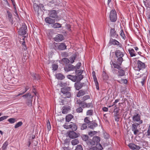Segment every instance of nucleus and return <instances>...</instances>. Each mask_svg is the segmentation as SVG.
Returning <instances> with one entry per match:
<instances>
[{
	"label": "nucleus",
	"instance_id": "obj_1",
	"mask_svg": "<svg viewBox=\"0 0 150 150\" xmlns=\"http://www.w3.org/2000/svg\"><path fill=\"white\" fill-rule=\"evenodd\" d=\"M61 91L62 94H61V96L64 98H69L71 96V90L70 87H65L62 88Z\"/></svg>",
	"mask_w": 150,
	"mask_h": 150
},
{
	"label": "nucleus",
	"instance_id": "obj_2",
	"mask_svg": "<svg viewBox=\"0 0 150 150\" xmlns=\"http://www.w3.org/2000/svg\"><path fill=\"white\" fill-rule=\"evenodd\" d=\"M110 64L112 65H112L114 68H116L118 70V76H122L125 75V71L122 69V67L120 66L121 65L116 64V63L112 61L110 62Z\"/></svg>",
	"mask_w": 150,
	"mask_h": 150
},
{
	"label": "nucleus",
	"instance_id": "obj_3",
	"mask_svg": "<svg viewBox=\"0 0 150 150\" xmlns=\"http://www.w3.org/2000/svg\"><path fill=\"white\" fill-rule=\"evenodd\" d=\"M115 54L117 59L116 61L114 63H116V64L121 65L123 60L122 57L124 54L119 50H116L115 51Z\"/></svg>",
	"mask_w": 150,
	"mask_h": 150
},
{
	"label": "nucleus",
	"instance_id": "obj_4",
	"mask_svg": "<svg viewBox=\"0 0 150 150\" xmlns=\"http://www.w3.org/2000/svg\"><path fill=\"white\" fill-rule=\"evenodd\" d=\"M109 18L112 22H115L117 19V15L116 11L114 9H112L110 11Z\"/></svg>",
	"mask_w": 150,
	"mask_h": 150
},
{
	"label": "nucleus",
	"instance_id": "obj_5",
	"mask_svg": "<svg viewBox=\"0 0 150 150\" xmlns=\"http://www.w3.org/2000/svg\"><path fill=\"white\" fill-rule=\"evenodd\" d=\"M143 123V121H140L139 123H137L133 124L132 125L131 129L132 131L133 132L134 134L135 135L139 134H138L139 130L137 128L138 126Z\"/></svg>",
	"mask_w": 150,
	"mask_h": 150
},
{
	"label": "nucleus",
	"instance_id": "obj_6",
	"mask_svg": "<svg viewBox=\"0 0 150 150\" xmlns=\"http://www.w3.org/2000/svg\"><path fill=\"white\" fill-rule=\"evenodd\" d=\"M27 27L25 24H23L22 26L20 28L18 31L19 35H24L26 33Z\"/></svg>",
	"mask_w": 150,
	"mask_h": 150
},
{
	"label": "nucleus",
	"instance_id": "obj_7",
	"mask_svg": "<svg viewBox=\"0 0 150 150\" xmlns=\"http://www.w3.org/2000/svg\"><path fill=\"white\" fill-rule=\"evenodd\" d=\"M137 70L139 71L141 70L145 69L146 66L145 63L141 61L138 60L137 61Z\"/></svg>",
	"mask_w": 150,
	"mask_h": 150
},
{
	"label": "nucleus",
	"instance_id": "obj_8",
	"mask_svg": "<svg viewBox=\"0 0 150 150\" xmlns=\"http://www.w3.org/2000/svg\"><path fill=\"white\" fill-rule=\"evenodd\" d=\"M74 131H70L67 133L69 137L71 139H74L79 137V134L78 133H76Z\"/></svg>",
	"mask_w": 150,
	"mask_h": 150
},
{
	"label": "nucleus",
	"instance_id": "obj_9",
	"mask_svg": "<svg viewBox=\"0 0 150 150\" xmlns=\"http://www.w3.org/2000/svg\"><path fill=\"white\" fill-rule=\"evenodd\" d=\"M49 15L50 17L53 18H57L58 16L56 11L55 10H50L48 11Z\"/></svg>",
	"mask_w": 150,
	"mask_h": 150
},
{
	"label": "nucleus",
	"instance_id": "obj_10",
	"mask_svg": "<svg viewBox=\"0 0 150 150\" xmlns=\"http://www.w3.org/2000/svg\"><path fill=\"white\" fill-rule=\"evenodd\" d=\"M75 69V67L71 64L66 65L64 67L65 71L67 72L73 71Z\"/></svg>",
	"mask_w": 150,
	"mask_h": 150
},
{
	"label": "nucleus",
	"instance_id": "obj_11",
	"mask_svg": "<svg viewBox=\"0 0 150 150\" xmlns=\"http://www.w3.org/2000/svg\"><path fill=\"white\" fill-rule=\"evenodd\" d=\"M92 76L93 78L94 81L95 83L96 88L97 90H99V84L98 81L96 76V75L95 72L93 71L92 73Z\"/></svg>",
	"mask_w": 150,
	"mask_h": 150
},
{
	"label": "nucleus",
	"instance_id": "obj_12",
	"mask_svg": "<svg viewBox=\"0 0 150 150\" xmlns=\"http://www.w3.org/2000/svg\"><path fill=\"white\" fill-rule=\"evenodd\" d=\"M84 84V83H81L80 81H77L74 83V87L76 90H79L82 88Z\"/></svg>",
	"mask_w": 150,
	"mask_h": 150
},
{
	"label": "nucleus",
	"instance_id": "obj_13",
	"mask_svg": "<svg viewBox=\"0 0 150 150\" xmlns=\"http://www.w3.org/2000/svg\"><path fill=\"white\" fill-rule=\"evenodd\" d=\"M7 18L8 19L9 21L11 23L12 25L13 23V18L12 13L8 11H7Z\"/></svg>",
	"mask_w": 150,
	"mask_h": 150
},
{
	"label": "nucleus",
	"instance_id": "obj_14",
	"mask_svg": "<svg viewBox=\"0 0 150 150\" xmlns=\"http://www.w3.org/2000/svg\"><path fill=\"white\" fill-rule=\"evenodd\" d=\"M110 36L115 38H117L118 37V35L117 34L116 31H115L114 28H111V29L110 31Z\"/></svg>",
	"mask_w": 150,
	"mask_h": 150
},
{
	"label": "nucleus",
	"instance_id": "obj_15",
	"mask_svg": "<svg viewBox=\"0 0 150 150\" xmlns=\"http://www.w3.org/2000/svg\"><path fill=\"white\" fill-rule=\"evenodd\" d=\"M132 120L134 122H139L140 121H142L141 120V116L138 113H136L132 117Z\"/></svg>",
	"mask_w": 150,
	"mask_h": 150
},
{
	"label": "nucleus",
	"instance_id": "obj_16",
	"mask_svg": "<svg viewBox=\"0 0 150 150\" xmlns=\"http://www.w3.org/2000/svg\"><path fill=\"white\" fill-rule=\"evenodd\" d=\"M54 40L56 42L61 41L64 39L63 35L61 34H58L56 35V37L54 38Z\"/></svg>",
	"mask_w": 150,
	"mask_h": 150
},
{
	"label": "nucleus",
	"instance_id": "obj_17",
	"mask_svg": "<svg viewBox=\"0 0 150 150\" xmlns=\"http://www.w3.org/2000/svg\"><path fill=\"white\" fill-rule=\"evenodd\" d=\"M98 126V124L95 121H92L88 125V127L89 128L93 129L95 127H97Z\"/></svg>",
	"mask_w": 150,
	"mask_h": 150
},
{
	"label": "nucleus",
	"instance_id": "obj_18",
	"mask_svg": "<svg viewBox=\"0 0 150 150\" xmlns=\"http://www.w3.org/2000/svg\"><path fill=\"white\" fill-rule=\"evenodd\" d=\"M128 146L131 149L133 150L136 149L139 150L141 148L139 146L136 145L133 143L129 144Z\"/></svg>",
	"mask_w": 150,
	"mask_h": 150
},
{
	"label": "nucleus",
	"instance_id": "obj_19",
	"mask_svg": "<svg viewBox=\"0 0 150 150\" xmlns=\"http://www.w3.org/2000/svg\"><path fill=\"white\" fill-rule=\"evenodd\" d=\"M45 21L46 23H48L49 24H53L55 22L54 19H52L48 17H46L45 19Z\"/></svg>",
	"mask_w": 150,
	"mask_h": 150
},
{
	"label": "nucleus",
	"instance_id": "obj_20",
	"mask_svg": "<svg viewBox=\"0 0 150 150\" xmlns=\"http://www.w3.org/2000/svg\"><path fill=\"white\" fill-rule=\"evenodd\" d=\"M57 46L59 50H64L67 49V46L64 43H59Z\"/></svg>",
	"mask_w": 150,
	"mask_h": 150
},
{
	"label": "nucleus",
	"instance_id": "obj_21",
	"mask_svg": "<svg viewBox=\"0 0 150 150\" xmlns=\"http://www.w3.org/2000/svg\"><path fill=\"white\" fill-rule=\"evenodd\" d=\"M70 129L72 130V131H76L77 129V126L76 123L71 122L70 124Z\"/></svg>",
	"mask_w": 150,
	"mask_h": 150
},
{
	"label": "nucleus",
	"instance_id": "obj_22",
	"mask_svg": "<svg viewBox=\"0 0 150 150\" xmlns=\"http://www.w3.org/2000/svg\"><path fill=\"white\" fill-rule=\"evenodd\" d=\"M82 107L83 108H92L93 107V105L92 103H87L85 102H83V105H82Z\"/></svg>",
	"mask_w": 150,
	"mask_h": 150
},
{
	"label": "nucleus",
	"instance_id": "obj_23",
	"mask_svg": "<svg viewBox=\"0 0 150 150\" xmlns=\"http://www.w3.org/2000/svg\"><path fill=\"white\" fill-rule=\"evenodd\" d=\"M109 43L110 44L113 45H120V43L117 41L115 39L112 38L110 39Z\"/></svg>",
	"mask_w": 150,
	"mask_h": 150
},
{
	"label": "nucleus",
	"instance_id": "obj_24",
	"mask_svg": "<svg viewBox=\"0 0 150 150\" xmlns=\"http://www.w3.org/2000/svg\"><path fill=\"white\" fill-rule=\"evenodd\" d=\"M67 77L69 79L72 80L73 82H75L77 81V76H72L71 75H68L67 76Z\"/></svg>",
	"mask_w": 150,
	"mask_h": 150
},
{
	"label": "nucleus",
	"instance_id": "obj_25",
	"mask_svg": "<svg viewBox=\"0 0 150 150\" xmlns=\"http://www.w3.org/2000/svg\"><path fill=\"white\" fill-rule=\"evenodd\" d=\"M71 110V108L69 106L68 107L64 106L62 107V113L66 114L68 112Z\"/></svg>",
	"mask_w": 150,
	"mask_h": 150
},
{
	"label": "nucleus",
	"instance_id": "obj_26",
	"mask_svg": "<svg viewBox=\"0 0 150 150\" xmlns=\"http://www.w3.org/2000/svg\"><path fill=\"white\" fill-rule=\"evenodd\" d=\"M33 96H31L30 98H27L26 100V103L28 106L31 107L32 105V99L33 98Z\"/></svg>",
	"mask_w": 150,
	"mask_h": 150
},
{
	"label": "nucleus",
	"instance_id": "obj_27",
	"mask_svg": "<svg viewBox=\"0 0 150 150\" xmlns=\"http://www.w3.org/2000/svg\"><path fill=\"white\" fill-rule=\"evenodd\" d=\"M86 93V91L85 90H81L79 91L77 94V96L79 97L82 96Z\"/></svg>",
	"mask_w": 150,
	"mask_h": 150
},
{
	"label": "nucleus",
	"instance_id": "obj_28",
	"mask_svg": "<svg viewBox=\"0 0 150 150\" xmlns=\"http://www.w3.org/2000/svg\"><path fill=\"white\" fill-rule=\"evenodd\" d=\"M56 77L58 79L60 80L64 79L65 77L64 76L63 74L60 73L56 74Z\"/></svg>",
	"mask_w": 150,
	"mask_h": 150
},
{
	"label": "nucleus",
	"instance_id": "obj_29",
	"mask_svg": "<svg viewBox=\"0 0 150 150\" xmlns=\"http://www.w3.org/2000/svg\"><path fill=\"white\" fill-rule=\"evenodd\" d=\"M93 142H95V144H96L97 146L98 144H99V142L100 141V137L97 136L94 137L93 138Z\"/></svg>",
	"mask_w": 150,
	"mask_h": 150
},
{
	"label": "nucleus",
	"instance_id": "obj_30",
	"mask_svg": "<svg viewBox=\"0 0 150 150\" xmlns=\"http://www.w3.org/2000/svg\"><path fill=\"white\" fill-rule=\"evenodd\" d=\"M76 53L74 54L69 58L70 63L72 64L74 62L76 57Z\"/></svg>",
	"mask_w": 150,
	"mask_h": 150
},
{
	"label": "nucleus",
	"instance_id": "obj_31",
	"mask_svg": "<svg viewBox=\"0 0 150 150\" xmlns=\"http://www.w3.org/2000/svg\"><path fill=\"white\" fill-rule=\"evenodd\" d=\"M74 118V116L71 114H69L66 117V121L67 122H69L72 119Z\"/></svg>",
	"mask_w": 150,
	"mask_h": 150
},
{
	"label": "nucleus",
	"instance_id": "obj_32",
	"mask_svg": "<svg viewBox=\"0 0 150 150\" xmlns=\"http://www.w3.org/2000/svg\"><path fill=\"white\" fill-rule=\"evenodd\" d=\"M128 52L131 57L135 56L136 55L135 52L133 49H129Z\"/></svg>",
	"mask_w": 150,
	"mask_h": 150
},
{
	"label": "nucleus",
	"instance_id": "obj_33",
	"mask_svg": "<svg viewBox=\"0 0 150 150\" xmlns=\"http://www.w3.org/2000/svg\"><path fill=\"white\" fill-rule=\"evenodd\" d=\"M33 8L35 12H38L39 10V6L36 3L33 4Z\"/></svg>",
	"mask_w": 150,
	"mask_h": 150
},
{
	"label": "nucleus",
	"instance_id": "obj_34",
	"mask_svg": "<svg viewBox=\"0 0 150 150\" xmlns=\"http://www.w3.org/2000/svg\"><path fill=\"white\" fill-rule=\"evenodd\" d=\"M87 145H95V142H93V139H88L86 142Z\"/></svg>",
	"mask_w": 150,
	"mask_h": 150
},
{
	"label": "nucleus",
	"instance_id": "obj_35",
	"mask_svg": "<svg viewBox=\"0 0 150 150\" xmlns=\"http://www.w3.org/2000/svg\"><path fill=\"white\" fill-rule=\"evenodd\" d=\"M11 83L14 84H16L18 83V80L15 78H12L11 79Z\"/></svg>",
	"mask_w": 150,
	"mask_h": 150
},
{
	"label": "nucleus",
	"instance_id": "obj_36",
	"mask_svg": "<svg viewBox=\"0 0 150 150\" xmlns=\"http://www.w3.org/2000/svg\"><path fill=\"white\" fill-rule=\"evenodd\" d=\"M52 27L55 28H60L62 27V25L59 23H56L53 24Z\"/></svg>",
	"mask_w": 150,
	"mask_h": 150
},
{
	"label": "nucleus",
	"instance_id": "obj_37",
	"mask_svg": "<svg viewBox=\"0 0 150 150\" xmlns=\"http://www.w3.org/2000/svg\"><path fill=\"white\" fill-rule=\"evenodd\" d=\"M8 145V142L7 141H6L3 144L2 147V149L3 150H6L7 149V146Z\"/></svg>",
	"mask_w": 150,
	"mask_h": 150
},
{
	"label": "nucleus",
	"instance_id": "obj_38",
	"mask_svg": "<svg viewBox=\"0 0 150 150\" xmlns=\"http://www.w3.org/2000/svg\"><path fill=\"white\" fill-rule=\"evenodd\" d=\"M32 76L35 80H38L40 79V77L39 74H33L32 75Z\"/></svg>",
	"mask_w": 150,
	"mask_h": 150
},
{
	"label": "nucleus",
	"instance_id": "obj_39",
	"mask_svg": "<svg viewBox=\"0 0 150 150\" xmlns=\"http://www.w3.org/2000/svg\"><path fill=\"white\" fill-rule=\"evenodd\" d=\"M82 107L80 106L76 109V111L78 113H82L83 111V109Z\"/></svg>",
	"mask_w": 150,
	"mask_h": 150
},
{
	"label": "nucleus",
	"instance_id": "obj_40",
	"mask_svg": "<svg viewBox=\"0 0 150 150\" xmlns=\"http://www.w3.org/2000/svg\"><path fill=\"white\" fill-rule=\"evenodd\" d=\"M83 102L82 100L81 101L80 99H78L76 100V103L79 105V107H80V106H82Z\"/></svg>",
	"mask_w": 150,
	"mask_h": 150
},
{
	"label": "nucleus",
	"instance_id": "obj_41",
	"mask_svg": "<svg viewBox=\"0 0 150 150\" xmlns=\"http://www.w3.org/2000/svg\"><path fill=\"white\" fill-rule=\"evenodd\" d=\"M90 96L89 95H86L83 96L81 98V100L85 102L87 100L90 98Z\"/></svg>",
	"mask_w": 150,
	"mask_h": 150
},
{
	"label": "nucleus",
	"instance_id": "obj_42",
	"mask_svg": "<svg viewBox=\"0 0 150 150\" xmlns=\"http://www.w3.org/2000/svg\"><path fill=\"white\" fill-rule=\"evenodd\" d=\"M79 140L78 139H75L71 141V144L73 145H75L79 143Z\"/></svg>",
	"mask_w": 150,
	"mask_h": 150
},
{
	"label": "nucleus",
	"instance_id": "obj_43",
	"mask_svg": "<svg viewBox=\"0 0 150 150\" xmlns=\"http://www.w3.org/2000/svg\"><path fill=\"white\" fill-rule=\"evenodd\" d=\"M84 121L85 122L84 123H86L87 125H88L91 122L89 120V118L88 117H86L84 119Z\"/></svg>",
	"mask_w": 150,
	"mask_h": 150
},
{
	"label": "nucleus",
	"instance_id": "obj_44",
	"mask_svg": "<svg viewBox=\"0 0 150 150\" xmlns=\"http://www.w3.org/2000/svg\"><path fill=\"white\" fill-rule=\"evenodd\" d=\"M81 137L83 140L86 142L88 140V135L83 134L82 135Z\"/></svg>",
	"mask_w": 150,
	"mask_h": 150
},
{
	"label": "nucleus",
	"instance_id": "obj_45",
	"mask_svg": "<svg viewBox=\"0 0 150 150\" xmlns=\"http://www.w3.org/2000/svg\"><path fill=\"white\" fill-rule=\"evenodd\" d=\"M23 122H19L16 124L14 126L15 129L23 125Z\"/></svg>",
	"mask_w": 150,
	"mask_h": 150
},
{
	"label": "nucleus",
	"instance_id": "obj_46",
	"mask_svg": "<svg viewBox=\"0 0 150 150\" xmlns=\"http://www.w3.org/2000/svg\"><path fill=\"white\" fill-rule=\"evenodd\" d=\"M8 121L11 124H13L16 121V119L14 118L9 119L8 120Z\"/></svg>",
	"mask_w": 150,
	"mask_h": 150
},
{
	"label": "nucleus",
	"instance_id": "obj_47",
	"mask_svg": "<svg viewBox=\"0 0 150 150\" xmlns=\"http://www.w3.org/2000/svg\"><path fill=\"white\" fill-rule=\"evenodd\" d=\"M88 126V125H87L86 123H83L82 124V125L81 127V130H83L84 129H87Z\"/></svg>",
	"mask_w": 150,
	"mask_h": 150
},
{
	"label": "nucleus",
	"instance_id": "obj_48",
	"mask_svg": "<svg viewBox=\"0 0 150 150\" xmlns=\"http://www.w3.org/2000/svg\"><path fill=\"white\" fill-rule=\"evenodd\" d=\"M120 32L121 33L120 35L121 36L123 39L124 40H125V39L126 38V37L124 34L123 30L121 28Z\"/></svg>",
	"mask_w": 150,
	"mask_h": 150
},
{
	"label": "nucleus",
	"instance_id": "obj_49",
	"mask_svg": "<svg viewBox=\"0 0 150 150\" xmlns=\"http://www.w3.org/2000/svg\"><path fill=\"white\" fill-rule=\"evenodd\" d=\"M93 110H88L86 112L87 115H93Z\"/></svg>",
	"mask_w": 150,
	"mask_h": 150
},
{
	"label": "nucleus",
	"instance_id": "obj_50",
	"mask_svg": "<svg viewBox=\"0 0 150 150\" xmlns=\"http://www.w3.org/2000/svg\"><path fill=\"white\" fill-rule=\"evenodd\" d=\"M68 85H69V84H68L67 82H62L60 83V86L62 87H67L66 86Z\"/></svg>",
	"mask_w": 150,
	"mask_h": 150
},
{
	"label": "nucleus",
	"instance_id": "obj_51",
	"mask_svg": "<svg viewBox=\"0 0 150 150\" xmlns=\"http://www.w3.org/2000/svg\"><path fill=\"white\" fill-rule=\"evenodd\" d=\"M62 61L63 62H64V63L67 64L69 63L70 62L69 60L67 58H64L62 59Z\"/></svg>",
	"mask_w": 150,
	"mask_h": 150
},
{
	"label": "nucleus",
	"instance_id": "obj_52",
	"mask_svg": "<svg viewBox=\"0 0 150 150\" xmlns=\"http://www.w3.org/2000/svg\"><path fill=\"white\" fill-rule=\"evenodd\" d=\"M75 150H83V149L81 145H78L76 146Z\"/></svg>",
	"mask_w": 150,
	"mask_h": 150
},
{
	"label": "nucleus",
	"instance_id": "obj_53",
	"mask_svg": "<svg viewBox=\"0 0 150 150\" xmlns=\"http://www.w3.org/2000/svg\"><path fill=\"white\" fill-rule=\"evenodd\" d=\"M97 132L96 131H91L90 132H88V134L90 136L92 137Z\"/></svg>",
	"mask_w": 150,
	"mask_h": 150
},
{
	"label": "nucleus",
	"instance_id": "obj_54",
	"mask_svg": "<svg viewBox=\"0 0 150 150\" xmlns=\"http://www.w3.org/2000/svg\"><path fill=\"white\" fill-rule=\"evenodd\" d=\"M52 70L55 71L57 70L58 68V65L56 64H54L52 65Z\"/></svg>",
	"mask_w": 150,
	"mask_h": 150
},
{
	"label": "nucleus",
	"instance_id": "obj_55",
	"mask_svg": "<svg viewBox=\"0 0 150 150\" xmlns=\"http://www.w3.org/2000/svg\"><path fill=\"white\" fill-rule=\"evenodd\" d=\"M83 78V75H78V76H77V79L76 80L79 81H80Z\"/></svg>",
	"mask_w": 150,
	"mask_h": 150
},
{
	"label": "nucleus",
	"instance_id": "obj_56",
	"mask_svg": "<svg viewBox=\"0 0 150 150\" xmlns=\"http://www.w3.org/2000/svg\"><path fill=\"white\" fill-rule=\"evenodd\" d=\"M29 87L28 86H27L25 87V90L23 92L21 91L20 93L22 94V95L23 94L29 89Z\"/></svg>",
	"mask_w": 150,
	"mask_h": 150
},
{
	"label": "nucleus",
	"instance_id": "obj_57",
	"mask_svg": "<svg viewBox=\"0 0 150 150\" xmlns=\"http://www.w3.org/2000/svg\"><path fill=\"white\" fill-rule=\"evenodd\" d=\"M29 87L28 86H27L25 87V90L23 92L21 91L20 93L22 94V95L23 94L29 89Z\"/></svg>",
	"mask_w": 150,
	"mask_h": 150
},
{
	"label": "nucleus",
	"instance_id": "obj_58",
	"mask_svg": "<svg viewBox=\"0 0 150 150\" xmlns=\"http://www.w3.org/2000/svg\"><path fill=\"white\" fill-rule=\"evenodd\" d=\"M117 81L120 83H121V82L122 83H124L125 84L127 83V81L126 79H121L120 81Z\"/></svg>",
	"mask_w": 150,
	"mask_h": 150
},
{
	"label": "nucleus",
	"instance_id": "obj_59",
	"mask_svg": "<svg viewBox=\"0 0 150 150\" xmlns=\"http://www.w3.org/2000/svg\"><path fill=\"white\" fill-rule=\"evenodd\" d=\"M47 127L48 129V130H50L51 128V126L50 123V122L48 120V122H47Z\"/></svg>",
	"mask_w": 150,
	"mask_h": 150
},
{
	"label": "nucleus",
	"instance_id": "obj_60",
	"mask_svg": "<svg viewBox=\"0 0 150 150\" xmlns=\"http://www.w3.org/2000/svg\"><path fill=\"white\" fill-rule=\"evenodd\" d=\"M28 96H30V98L31 97V94L29 93H27L26 94L23 95L22 97H24L25 98H27L28 97Z\"/></svg>",
	"mask_w": 150,
	"mask_h": 150
},
{
	"label": "nucleus",
	"instance_id": "obj_61",
	"mask_svg": "<svg viewBox=\"0 0 150 150\" xmlns=\"http://www.w3.org/2000/svg\"><path fill=\"white\" fill-rule=\"evenodd\" d=\"M119 110L120 109L118 108L117 109H114V112L115 113V115H119L118 113L119 112Z\"/></svg>",
	"mask_w": 150,
	"mask_h": 150
},
{
	"label": "nucleus",
	"instance_id": "obj_62",
	"mask_svg": "<svg viewBox=\"0 0 150 150\" xmlns=\"http://www.w3.org/2000/svg\"><path fill=\"white\" fill-rule=\"evenodd\" d=\"M103 136L106 139H108L109 137V134L107 133H104Z\"/></svg>",
	"mask_w": 150,
	"mask_h": 150
},
{
	"label": "nucleus",
	"instance_id": "obj_63",
	"mask_svg": "<svg viewBox=\"0 0 150 150\" xmlns=\"http://www.w3.org/2000/svg\"><path fill=\"white\" fill-rule=\"evenodd\" d=\"M81 63L80 62H79L78 63L77 65H76V66H75V69H79L80 68V67L81 65Z\"/></svg>",
	"mask_w": 150,
	"mask_h": 150
},
{
	"label": "nucleus",
	"instance_id": "obj_64",
	"mask_svg": "<svg viewBox=\"0 0 150 150\" xmlns=\"http://www.w3.org/2000/svg\"><path fill=\"white\" fill-rule=\"evenodd\" d=\"M88 150H98V149L96 147H91Z\"/></svg>",
	"mask_w": 150,
	"mask_h": 150
}]
</instances>
